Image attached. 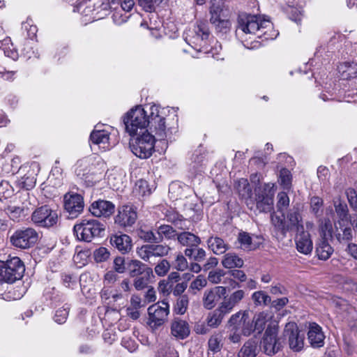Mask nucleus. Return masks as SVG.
<instances>
[{
	"label": "nucleus",
	"mask_w": 357,
	"mask_h": 357,
	"mask_svg": "<svg viewBox=\"0 0 357 357\" xmlns=\"http://www.w3.org/2000/svg\"><path fill=\"white\" fill-rule=\"evenodd\" d=\"M243 264V260L233 252L226 254L222 261V264L225 268H241Z\"/></svg>",
	"instance_id": "nucleus-36"
},
{
	"label": "nucleus",
	"mask_w": 357,
	"mask_h": 357,
	"mask_svg": "<svg viewBox=\"0 0 357 357\" xmlns=\"http://www.w3.org/2000/svg\"><path fill=\"white\" fill-rule=\"evenodd\" d=\"M171 248L167 245L163 244H146L137 248L136 252L142 260L154 264L156 258L167 256Z\"/></svg>",
	"instance_id": "nucleus-8"
},
{
	"label": "nucleus",
	"mask_w": 357,
	"mask_h": 357,
	"mask_svg": "<svg viewBox=\"0 0 357 357\" xmlns=\"http://www.w3.org/2000/svg\"><path fill=\"white\" fill-rule=\"evenodd\" d=\"M137 218V212L132 206H123L119 208L115 217V223L123 227H130L135 222Z\"/></svg>",
	"instance_id": "nucleus-20"
},
{
	"label": "nucleus",
	"mask_w": 357,
	"mask_h": 357,
	"mask_svg": "<svg viewBox=\"0 0 357 357\" xmlns=\"http://www.w3.org/2000/svg\"><path fill=\"white\" fill-rule=\"evenodd\" d=\"M184 254L186 257L199 262L204 261L206 256V251L203 248L198 247L185 248Z\"/></svg>",
	"instance_id": "nucleus-42"
},
{
	"label": "nucleus",
	"mask_w": 357,
	"mask_h": 357,
	"mask_svg": "<svg viewBox=\"0 0 357 357\" xmlns=\"http://www.w3.org/2000/svg\"><path fill=\"white\" fill-rule=\"evenodd\" d=\"M284 334L288 337L289 347L295 351H300L304 345V333L301 332L294 323L286 325Z\"/></svg>",
	"instance_id": "nucleus-18"
},
{
	"label": "nucleus",
	"mask_w": 357,
	"mask_h": 357,
	"mask_svg": "<svg viewBox=\"0 0 357 357\" xmlns=\"http://www.w3.org/2000/svg\"><path fill=\"white\" fill-rule=\"evenodd\" d=\"M149 128L151 132L155 133V138L163 140L167 137V132L165 118L159 114V107L153 105L149 106Z\"/></svg>",
	"instance_id": "nucleus-10"
},
{
	"label": "nucleus",
	"mask_w": 357,
	"mask_h": 357,
	"mask_svg": "<svg viewBox=\"0 0 357 357\" xmlns=\"http://www.w3.org/2000/svg\"><path fill=\"white\" fill-rule=\"evenodd\" d=\"M248 319V313L246 312H238L233 314L229 320V324L233 326V330L239 331L242 325L246 324V320Z\"/></svg>",
	"instance_id": "nucleus-38"
},
{
	"label": "nucleus",
	"mask_w": 357,
	"mask_h": 357,
	"mask_svg": "<svg viewBox=\"0 0 357 357\" xmlns=\"http://www.w3.org/2000/svg\"><path fill=\"white\" fill-rule=\"evenodd\" d=\"M207 245L208 248L217 255L224 254L229 249L228 244L218 236H211L208 238Z\"/></svg>",
	"instance_id": "nucleus-32"
},
{
	"label": "nucleus",
	"mask_w": 357,
	"mask_h": 357,
	"mask_svg": "<svg viewBox=\"0 0 357 357\" xmlns=\"http://www.w3.org/2000/svg\"><path fill=\"white\" fill-rule=\"evenodd\" d=\"M114 13L112 14V20L113 22L117 24L121 25L123 23L127 22L129 18V15H126L128 12H124L119 7H118L117 10H113Z\"/></svg>",
	"instance_id": "nucleus-57"
},
{
	"label": "nucleus",
	"mask_w": 357,
	"mask_h": 357,
	"mask_svg": "<svg viewBox=\"0 0 357 357\" xmlns=\"http://www.w3.org/2000/svg\"><path fill=\"white\" fill-rule=\"evenodd\" d=\"M338 73L343 79L355 77L357 75V63L354 62H344L337 67Z\"/></svg>",
	"instance_id": "nucleus-34"
},
{
	"label": "nucleus",
	"mask_w": 357,
	"mask_h": 357,
	"mask_svg": "<svg viewBox=\"0 0 357 357\" xmlns=\"http://www.w3.org/2000/svg\"><path fill=\"white\" fill-rule=\"evenodd\" d=\"M210 20H215V19L224 17L223 4L220 1L213 2L210 8Z\"/></svg>",
	"instance_id": "nucleus-53"
},
{
	"label": "nucleus",
	"mask_w": 357,
	"mask_h": 357,
	"mask_svg": "<svg viewBox=\"0 0 357 357\" xmlns=\"http://www.w3.org/2000/svg\"><path fill=\"white\" fill-rule=\"evenodd\" d=\"M188 323L181 318H174L171 324V333L177 339L183 340L190 335Z\"/></svg>",
	"instance_id": "nucleus-22"
},
{
	"label": "nucleus",
	"mask_w": 357,
	"mask_h": 357,
	"mask_svg": "<svg viewBox=\"0 0 357 357\" xmlns=\"http://www.w3.org/2000/svg\"><path fill=\"white\" fill-rule=\"evenodd\" d=\"M101 3L102 9L108 11L109 10H117L119 7L124 12H130L135 6V0H104Z\"/></svg>",
	"instance_id": "nucleus-24"
},
{
	"label": "nucleus",
	"mask_w": 357,
	"mask_h": 357,
	"mask_svg": "<svg viewBox=\"0 0 357 357\" xmlns=\"http://www.w3.org/2000/svg\"><path fill=\"white\" fill-rule=\"evenodd\" d=\"M162 0H137L138 4L146 12H152Z\"/></svg>",
	"instance_id": "nucleus-63"
},
{
	"label": "nucleus",
	"mask_w": 357,
	"mask_h": 357,
	"mask_svg": "<svg viewBox=\"0 0 357 357\" xmlns=\"http://www.w3.org/2000/svg\"><path fill=\"white\" fill-rule=\"evenodd\" d=\"M90 172V159L84 158L79 160L76 163L75 172L79 176H84Z\"/></svg>",
	"instance_id": "nucleus-44"
},
{
	"label": "nucleus",
	"mask_w": 357,
	"mask_h": 357,
	"mask_svg": "<svg viewBox=\"0 0 357 357\" xmlns=\"http://www.w3.org/2000/svg\"><path fill=\"white\" fill-rule=\"evenodd\" d=\"M273 183H266L264 187L255 189L256 207L259 212L268 213L273 209Z\"/></svg>",
	"instance_id": "nucleus-13"
},
{
	"label": "nucleus",
	"mask_w": 357,
	"mask_h": 357,
	"mask_svg": "<svg viewBox=\"0 0 357 357\" xmlns=\"http://www.w3.org/2000/svg\"><path fill=\"white\" fill-rule=\"evenodd\" d=\"M211 24L215 28L216 33L225 34L229 31L231 29V22L225 17L215 19V20H210Z\"/></svg>",
	"instance_id": "nucleus-39"
},
{
	"label": "nucleus",
	"mask_w": 357,
	"mask_h": 357,
	"mask_svg": "<svg viewBox=\"0 0 357 357\" xmlns=\"http://www.w3.org/2000/svg\"><path fill=\"white\" fill-rule=\"evenodd\" d=\"M24 271V265L19 257L0 261V284L15 282L22 278Z\"/></svg>",
	"instance_id": "nucleus-4"
},
{
	"label": "nucleus",
	"mask_w": 357,
	"mask_h": 357,
	"mask_svg": "<svg viewBox=\"0 0 357 357\" xmlns=\"http://www.w3.org/2000/svg\"><path fill=\"white\" fill-rule=\"evenodd\" d=\"M84 199L79 194H66L64 196V208L70 218H77L83 211Z\"/></svg>",
	"instance_id": "nucleus-17"
},
{
	"label": "nucleus",
	"mask_w": 357,
	"mask_h": 357,
	"mask_svg": "<svg viewBox=\"0 0 357 357\" xmlns=\"http://www.w3.org/2000/svg\"><path fill=\"white\" fill-rule=\"evenodd\" d=\"M169 313V306L167 302L162 301L149 307L147 324L152 330H155L162 326Z\"/></svg>",
	"instance_id": "nucleus-7"
},
{
	"label": "nucleus",
	"mask_w": 357,
	"mask_h": 357,
	"mask_svg": "<svg viewBox=\"0 0 357 357\" xmlns=\"http://www.w3.org/2000/svg\"><path fill=\"white\" fill-rule=\"evenodd\" d=\"M307 336L309 342L313 347H321L324 345L325 336L321 328L316 323L310 324Z\"/></svg>",
	"instance_id": "nucleus-25"
},
{
	"label": "nucleus",
	"mask_w": 357,
	"mask_h": 357,
	"mask_svg": "<svg viewBox=\"0 0 357 357\" xmlns=\"http://www.w3.org/2000/svg\"><path fill=\"white\" fill-rule=\"evenodd\" d=\"M74 233L79 240L91 242L94 238L101 236L105 227L95 219H84L73 228Z\"/></svg>",
	"instance_id": "nucleus-6"
},
{
	"label": "nucleus",
	"mask_w": 357,
	"mask_h": 357,
	"mask_svg": "<svg viewBox=\"0 0 357 357\" xmlns=\"http://www.w3.org/2000/svg\"><path fill=\"white\" fill-rule=\"evenodd\" d=\"M157 234L161 238L162 242L164 238L168 240L176 238L178 233L172 226L162 225L158 228Z\"/></svg>",
	"instance_id": "nucleus-40"
},
{
	"label": "nucleus",
	"mask_w": 357,
	"mask_h": 357,
	"mask_svg": "<svg viewBox=\"0 0 357 357\" xmlns=\"http://www.w3.org/2000/svg\"><path fill=\"white\" fill-rule=\"evenodd\" d=\"M219 298L215 294V293L212 291V289H208L204 291L203 296V305L205 308L207 310L213 309L215 305L216 302Z\"/></svg>",
	"instance_id": "nucleus-43"
},
{
	"label": "nucleus",
	"mask_w": 357,
	"mask_h": 357,
	"mask_svg": "<svg viewBox=\"0 0 357 357\" xmlns=\"http://www.w3.org/2000/svg\"><path fill=\"white\" fill-rule=\"evenodd\" d=\"M133 286L136 290L140 291L148 287L149 278L146 274L135 277Z\"/></svg>",
	"instance_id": "nucleus-61"
},
{
	"label": "nucleus",
	"mask_w": 357,
	"mask_h": 357,
	"mask_svg": "<svg viewBox=\"0 0 357 357\" xmlns=\"http://www.w3.org/2000/svg\"><path fill=\"white\" fill-rule=\"evenodd\" d=\"M149 106L145 108L142 106H136L127 112L123 119L126 132L132 137L148 131L147 127L149 123Z\"/></svg>",
	"instance_id": "nucleus-3"
},
{
	"label": "nucleus",
	"mask_w": 357,
	"mask_h": 357,
	"mask_svg": "<svg viewBox=\"0 0 357 357\" xmlns=\"http://www.w3.org/2000/svg\"><path fill=\"white\" fill-rule=\"evenodd\" d=\"M0 50L3 51L4 55L16 61L19 58L17 50L14 47L10 38H6L0 40Z\"/></svg>",
	"instance_id": "nucleus-35"
},
{
	"label": "nucleus",
	"mask_w": 357,
	"mask_h": 357,
	"mask_svg": "<svg viewBox=\"0 0 357 357\" xmlns=\"http://www.w3.org/2000/svg\"><path fill=\"white\" fill-rule=\"evenodd\" d=\"M189 303V299L187 295L181 296L176 301L174 306V312L178 314H183L186 312Z\"/></svg>",
	"instance_id": "nucleus-52"
},
{
	"label": "nucleus",
	"mask_w": 357,
	"mask_h": 357,
	"mask_svg": "<svg viewBox=\"0 0 357 357\" xmlns=\"http://www.w3.org/2000/svg\"><path fill=\"white\" fill-rule=\"evenodd\" d=\"M17 198L19 199L21 205H8L4 209L5 213L10 220L14 222H19L25 216L27 211L29 210V206L31 204L30 194L28 192H20L15 199Z\"/></svg>",
	"instance_id": "nucleus-12"
},
{
	"label": "nucleus",
	"mask_w": 357,
	"mask_h": 357,
	"mask_svg": "<svg viewBox=\"0 0 357 357\" xmlns=\"http://www.w3.org/2000/svg\"><path fill=\"white\" fill-rule=\"evenodd\" d=\"M224 317L225 315L217 308L212 313L208 314L207 324L209 326L215 328L221 324Z\"/></svg>",
	"instance_id": "nucleus-51"
},
{
	"label": "nucleus",
	"mask_w": 357,
	"mask_h": 357,
	"mask_svg": "<svg viewBox=\"0 0 357 357\" xmlns=\"http://www.w3.org/2000/svg\"><path fill=\"white\" fill-rule=\"evenodd\" d=\"M207 284V280L202 275H198L195 280H193L190 285V289L192 291H199Z\"/></svg>",
	"instance_id": "nucleus-62"
},
{
	"label": "nucleus",
	"mask_w": 357,
	"mask_h": 357,
	"mask_svg": "<svg viewBox=\"0 0 357 357\" xmlns=\"http://www.w3.org/2000/svg\"><path fill=\"white\" fill-rule=\"evenodd\" d=\"M176 239L180 245L186 248L198 247L202 243L201 238L198 236L186 231L178 233Z\"/></svg>",
	"instance_id": "nucleus-28"
},
{
	"label": "nucleus",
	"mask_w": 357,
	"mask_h": 357,
	"mask_svg": "<svg viewBox=\"0 0 357 357\" xmlns=\"http://www.w3.org/2000/svg\"><path fill=\"white\" fill-rule=\"evenodd\" d=\"M257 34V37L263 40H274L278 32L274 29L273 23L269 19L259 15L241 13L237 18L236 36L237 38L248 47L245 43L252 36Z\"/></svg>",
	"instance_id": "nucleus-1"
},
{
	"label": "nucleus",
	"mask_w": 357,
	"mask_h": 357,
	"mask_svg": "<svg viewBox=\"0 0 357 357\" xmlns=\"http://www.w3.org/2000/svg\"><path fill=\"white\" fill-rule=\"evenodd\" d=\"M280 184L285 189H289L291 183V176L290 172L287 169H281L280 172Z\"/></svg>",
	"instance_id": "nucleus-60"
},
{
	"label": "nucleus",
	"mask_w": 357,
	"mask_h": 357,
	"mask_svg": "<svg viewBox=\"0 0 357 357\" xmlns=\"http://www.w3.org/2000/svg\"><path fill=\"white\" fill-rule=\"evenodd\" d=\"M238 240L244 250H255L257 246L252 243V237L246 232H241Z\"/></svg>",
	"instance_id": "nucleus-50"
},
{
	"label": "nucleus",
	"mask_w": 357,
	"mask_h": 357,
	"mask_svg": "<svg viewBox=\"0 0 357 357\" xmlns=\"http://www.w3.org/2000/svg\"><path fill=\"white\" fill-rule=\"evenodd\" d=\"M158 357H178V354L174 348L165 346L158 351Z\"/></svg>",
	"instance_id": "nucleus-64"
},
{
	"label": "nucleus",
	"mask_w": 357,
	"mask_h": 357,
	"mask_svg": "<svg viewBox=\"0 0 357 357\" xmlns=\"http://www.w3.org/2000/svg\"><path fill=\"white\" fill-rule=\"evenodd\" d=\"M222 335L216 333L212 335L208 340V350L221 352L222 347Z\"/></svg>",
	"instance_id": "nucleus-49"
},
{
	"label": "nucleus",
	"mask_w": 357,
	"mask_h": 357,
	"mask_svg": "<svg viewBox=\"0 0 357 357\" xmlns=\"http://www.w3.org/2000/svg\"><path fill=\"white\" fill-rule=\"evenodd\" d=\"M255 305H267L271 303V297L263 291H255L252 295Z\"/></svg>",
	"instance_id": "nucleus-47"
},
{
	"label": "nucleus",
	"mask_w": 357,
	"mask_h": 357,
	"mask_svg": "<svg viewBox=\"0 0 357 357\" xmlns=\"http://www.w3.org/2000/svg\"><path fill=\"white\" fill-rule=\"evenodd\" d=\"M104 0H89L78 3L74 7V11L78 12L84 16H91L93 19L96 18L101 11L107 12L102 9L101 3Z\"/></svg>",
	"instance_id": "nucleus-19"
},
{
	"label": "nucleus",
	"mask_w": 357,
	"mask_h": 357,
	"mask_svg": "<svg viewBox=\"0 0 357 357\" xmlns=\"http://www.w3.org/2000/svg\"><path fill=\"white\" fill-rule=\"evenodd\" d=\"M128 270L130 276L132 278L140 276L144 274L147 276H150L153 273V271L151 268L147 267L146 264L137 259L130 260L128 264Z\"/></svg>",
	"instance_id": "nucleus-26"
},
{
	"label": "nucleus",
	"mask_w": 357,
	"mask_h": 357,
	"mask_svg": "<svg viewBox=\"0 0 357 357\" xmlns=\"http://www.w3.org/2000/svg\"><path fill=\"white\" fill-rule=\"evenodd\" d=\"M69 310L70 307L68 304H65L62 307L56 310L54 317L55 322L59 324L65 323L68 316Z\"/></svg>",
	"instance_id": "nucleus-54"
},
{
	"label": "nucleus",
	"mask_w": 357,
	"mask_h": 357,
	"mask_svg": "<svg viewBox=\"0 0 357 357\" xmlns=\"http://www.w3.org/2000/svg\"><path fill=\"white\" fill-rule=\"evenodd\" d=\"M149 128L151 132L155 133V138L163 140L167 137V132L165 118L159 114V107L153 105L149 106Z\"/></svg>",
	"instance_id": "nucleus-11"
},
{
	"label": "nucleus",
	"mask_w": 357,
	"mask_h": 357,
	"mask_svg": "<svg viewBox=\"0 0 357 357\" xmlns=\"http://www.w3.org/2000/svg\"><path fill=\"white\" fill-rule=\"evenodd\" d=\"M297 250L304 255L310 253L312 250V241L310 238V234L303 230L298 232L295 238Z\"/></svg>",
	"instance_id": "nucleus-23"
},
{
	"label": "nucleus",
	"mask_w": 357,
	"mask_h": 357,
	"mask_svg": "<svg viewBox=\"0 0 357 357\" xmlns=\"http://www.w3.org/2000/svg\"><path fill=\"white\" fill-rule=\"evenodd\" d=\"M351 221L347 222L335 223V235L337 240L340 242L349 241L353 238L352 230L351 228Z\"/></svg>",
	"instance_id": "nucleus-29"
},
{
	"label": "nucleus",
	"mask_w": 357,
	"mask_h": 357,
	"mask_svg": "<svg viewBox=\"0 0 357 357\" xmlns=\"http://www.w3.org/2000/svg\"><path fill=\"white\" fill-rule=\"evenodd\" d=\"M333 248L328 242L327 239L321 238L317 243L316 254L321 260H327L333 253Z\"/></svg>",
	"instance_id": "nucleus-33"
},
{
	"label": "nucleus",
	"mask_w": 357,
	"mask_h": 357,
	"mask_svg": "<svg viewBox=\"0 0 357 357\" xmlns=\"http://www.w3.org/2000/svg\"><path fill=\"white\" fill-rule=\"evenodd\" d=\"M109 252L104 247H100L93 252L94 260L98 263L107 261L109 258Z\"/></svg>",
	"instance_id": "nucleus-58"
},
{
	"label": "nucleus",
	"mask_w": 357,
	"mask_h": 357,
	"mask_svg": "<svg viewBox=\"0 0 357 357\" xmlns=\"http://www.w3.org/2000/svg\"><path fill=\"white\" fill-rule=\"evenodd\" d=\"M109 139V132L103 130H98L96 128L90 135V141L91 143L98 145L104 151L108 149Z\"/></svg>",
	"instance_id": "nucleus-30"
},
{
	"label": "nucleus",
	"mask_w": 357,
	"mask_h": 357,
	"mask_svg": "<svg viewBox=\"0 0 357 357\" xmlns=\"http://www.w3.org/2000/svg\"><path fill=\"white\" fill-rule=\"evenodd\" d=\"M321 238L327 239L332 236V223L329 219H324L319 227Z\"/></svg>",
	"instance_id": "nucleus-56"
},
{
	"label": "nucleus",
	"mask_w": 357,
	"mask_h": 357,
	"mask_svg": "<svg viewBox=\"0 0 357 357\" xmlns=\"http://www.w3.org/2000/svg\"><path fill=\"white\" fill-rule=\"evenodd\" d=\"M235 187L238 193L246 202V204L249 206L250 204L254 205L251 200L252 189L246 178H241L236 182Z\"/></svg>",
	"instance_id": "nucleus-31"
},
{
	"label": "nucleus",
	"mask_w": 357,
	"mask_h": 357,
	"mask_svg": "<svg viewBox=\"0 0 357 357\" xmlns=\"http://www.w3.org/2000/svg\"><path fill=\"white\" fill-rule=\"evenodd\" d=\"M22 29L26 32V36L30 39H33L36 37L38 32V28L36 25L33 24L31 19L28 18L25 22L22 24Z\"/></svg>",
	"instance_id": "nucleus-48"
},
{
	"label": "nucleus",
	"mask_w": 357,
	"mask_h": 357,
	"mask_svg": "<svg viewBox=\"0 0 357 357\" xmlns=\"http://www.w3.org/2000/svg\"><path fill=\"white\" fill-rule=\"evenodd\" d=\"M290 199L288 195L285 192H280L277 195V204L276 207L278 211L281 214L284 213V210H286L289 206Z\"/></svg>",
	"instance_id": "nucleus-45"
},
{
	"label": "nucleus",
	"mask_w": 357,
	"mask_h": 357,
	"mask_svg": "<svg viewBox=\"0 0 357 357\" xmlns=\"http://www.w3.org/2000/svg\"><path fill=\"white\" fill-rule=\"evenodd\" d=\"M31 220L39 227H50L56 224L58 214L56 211L45 205L38 208L33 212Z\"/></svg>",
	"instance_id": "nucleus-14"
},
{
	"label": "nucleus",
	"mask_w": 357,
	"mask_h": 357,
	"mask_svg": "<svg viewBox=\"0 0 357 357\" xmlns=\"http://www.w3.org/2000/svg\"><path fill=\"white\" fill-rule=\"evenodd\" d=\"M271 221L274 229L279 231L283 236L291 231L299 232L303 230V221L301 213L298 208H292L282 213L281 215L275 212L271 215Z\"/></svg>",
	"instance_id": "nucleus-2"
},
{
	"label": "nucleus",
	"mask_w": 357,
	"mask_h": 357,
	"mask_svg": "<svg viewBox=\"0 0 357 357\" xmlns=\"http://www.w3.org/2000/svg\"><path fill=\"white\" fill-rule=\"evenodd\" d=\"M170 269V264L167 259L160 260L158 264L155 266V273L158 276L165 275Z\"/></svg>",
	"instance_id": "nucleus-59"
},
{
	"label": "nucleus",
	"mask_w": 357,
	"mask_h": 357,
	"mask_svg": "<svg viewBox=\"0 0 357 357\" xmlns=\"http://www.w3.org/2000/svg\"><path fill=\"white\" fill-rule=\"evenodd\" d=\"M268 319V314L266 312H259L255 317V330H256L258 333H260L264 329L266 323Z\"/></svg>",
	"instance_id": "nucleus-46"
},
{
	"label": "nucleus",
	"mask_w": 357,
	"mask_h": 357,
	"mask_svg": "<svg viewBox=\"0 0 357 357\" xmlns=\"http://www.w3.org/2000/svg\"><path fill=\"white\" fill-rule=\"evenodd\" d=\"M335 213L338 217V220L335 223L347 222L351 221L349 218L348 208L345 203L340 202L338 204L334 203Z\"/></svg>",
	"instance_id": "nucleus-41"
},
{
	"label": "nucleus",
	"mask_w": 357,
	"mask_h": 357,
	"mask_svg": "<svg viewBox=\"0 0 357 357\" xmlns=\"http://www.w3.org/2000/svg\"><path fill=\"white\" fill-rule=\"evenodd\" d=\"M195 35L191 39V43L195 45L193 47L200 52L208 53L207 40L210 32L208 24L205 22H199L194 29Z\"/></svg>",
	"instance_id": "nucleus-15"
},
{
	"label": "nucleus",
	"mask_w": 357,
	"mask_h": 357,
	"mask_svg": "<svg viewBox=\"0 0 357 357\" xmlns=\"http://www.w3.org/2000/svg\"><path fill=\"white\" fill-rule=\"evenodd\" d=\"M278 331L277 326H269L265 331L261 342L262 349L264 352L268 356L276 354L280 349V343L277 338Z\"/></svg>",
	"instance_id": "nucleus-16"
},
{
	"label": "nucleus",
	"mask_w": 357,
	"mask_h": 357,
	"mask_svg": "<svg viewBox=\"0 0 357 357\" xmlns=\"http://www.w3.org/2000/svg\"><path fill=\"white\" fill-rule=\"evenodd\" d=\"M36 184V178L32 176L24 175L17 181V185L26 192L33 188Z\"/></svg>",
	"instance_id": "nucleus-55"
},
{
	"label": "nucleus",
	"mask_w": 357,
	"mask_h": 357,
	"mask_svg": "<svg viewBox=\"0 0 357 357\" xmlns=\"http://www.w3.org/2000/svg\"><path fill=\"white\" fill-rule=\"evenodd\" d=\"M38 239V232L33 228L16 230L10 236V243L18 248L28 249L33 246Z\"/></svg>",
	"instance_id": "nucleus-9"
},
{
	"label": "nucleus",
	"mask_w": 357,
	"mask_h": 357,
	"mask_svg": "<svg viewBox=\"0 0 357 357\" xmlns=\"http://www.w3.org/2000/svg\"><path fill=\"white\" fill-rule=\"evenodd\" d=\"M111 245L122 253L128 252L132 248V241L126 234L113 235L110 238Z\"/></svg>",
	"instance_id": "nucleus-27"
},
{
	"label": "nucleus",
	"mask_w": 357,
	"mask_h": 357,
	"mask_svg": "<svg viewBox=\"0 0 357 357\" xmlns=\"http://www.w3.org/2000/svg\"><path fill=\"white\" fill-rule=\"evenodd\" d=\"M257 342L254 340L247 341L238 354V357H256L257 354Z\"/></svg>",
	"instance_id": "nucleus-37"
},
{
	"label": "nucleus",
	"mask_w": 357,
	"mask_h": 357,
	"mask_svg": "<svg viewBox=\"0 0 357 357\" xmlns=\"http://www.w3.org/2000/svg\"><path fill=\"white\" fill-rule=\"evenodd\" d=\"M130 142L132 152L138 158L146 159L149 158L153 151L155 142V136L149 131L135 135Z\"/></svg>",
	"instance_id": "nucleus-5"
},
{
	"label": "nucleus",
	"mask_w": 357,
	"mask_h": 357,
	"mask_svg": "<svg viewBox=\"0 0 357 357\" xmlns=\"http://www.w3.org/2000/svg\"><path fill=\"white\" fill-rule=\"evenodd\" d=\"M114 205L109 201L99 199L93 202L89 210L96 217H109L114 212Z\"/></svg>",
	"instance_id": "nucleus-21"
}]
</instances>
